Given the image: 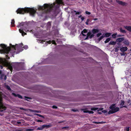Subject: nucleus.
<instances>
[{
  "instance_id": "1",
  "label": "nucleus",
  "mask_w": 131,
  "mask_h": 131,
  "mask_svg": "<svg viewBox=\"0 0 131 131\" xmlns=\"http://www.w3.org/2000/svg\"><path fill=\"white\" fill-rule=\"evenodd\" d=\"M56 3H54L53 5L45 4L43 6H39L38 9L39 10H43L45 13H47L51 12H55L58 8L61 3L60 1H56Z\"/></svg>"
},
{
  "instance_id": "2",
  "label": "nucleus",
  "mask_w": 131,
  "mask_h": 131,
  "mask_svg": "<svg viewBox=\"0 0 131 131\" xmlns=\"http://www.w3.org/2000/svg\"><path fill=\"white\" fill-rule=\"evenodd\" d=\"M17 14H24L25 13H29L31 15L34 16L36 13V10L34 8H18L16 11Z\"/></svg>"
},
{
  "instance_id": "3",
  "label": "nucleus",
  "mask_w": 131,
  "mask_h": 131,
  "mask_svg": "<svg viewBox=\"0 0 131 131\" xmlns=\"http://www.w3.org/2000/svg\"><path fill=\"white\" fill-rule=\"evenodd\" d=\"M0 46L2 49H0V53L7 54L10 51V48L9 47H7V45L4 44H1Z\"/></svg>"
},
{
  "instance_id": "4",
  "label": "nucleus",
  "mask_w": 131,
  "mask_h": 131,
  "mask_svg": "<svg viewBox=\"0 0 131 131\" xmlns=\"http://www.w3.org/2000/svg\"><path fill=\"white\" fill-rule=\"evenodd\" d=\"M24 24V23L22 22L20 23L19 24L20 27L22 26V27H21L20 29H19V31L20 33H21L22 35L23 36H24V35H27L26 33L23 30L26 32L29 31L28 30H27L26 27L27 25H25Z\"/></svg>"
},
{
  "instance_id": "5",
  "label": "nucleus",
  "mask_w": 131,
  "mask_h": 131,
  "mask_svg": "<svg viewBox=\"0 0 131 131\" xmlns=\"http://www.w3.org/2000/svg\"><path fill=\"white\" fill-rule=\"evenodd\" d=\"M2 99L0 97V112H1L5 110L6 108V107L3 105L2 102Z\"/></svg>"
},
{
  "instance_id": "6",
  "label": "nucleus",
  "mask_w": 131,
  "mask_h": 131,
  "mask_svg": "<svg viewBox=\"0 0 131 131\" xmlns=\"http://www.w3.org/2000/svg\"><path fill=\"white\" fill-rule=\"evenodd\" d=\"M23 45L22 43L21 44L19 45H16V46L14 45L12 46V47L13 48L14 51H13L14 52H15V50L17 48L18 49V50L20 52L21 51V50H20V48L22 47V46H23Z\"/></svg>"
},
{
  "instance_id": "7",
  "label": "nucleus",
  "mask_w": 131,
  "mask_h": 131,
  "mask_svg": "<svg viewBox=\"0 0 131 131\" xmlns=\"http://www.w3.org/2000/svg\"><path fill=\"white\" fill-rule=\"evenodd\" d=\"M94 36V35L93 34H91V32H89L88 33L85 39H88L89 37L90 39H91L92 37H93Z\"/></svg>"
},
{
  "instance_id": "8",
  "label": "nucleus",
  "mask_w": 131,
  "mask_h": 131,
  "mask_svg": "<svg viewBox=\"0 0 131 131\" xmlns=\"http://www.w3.org/2000/svg\"><path fill=\"white\" fill-rule=\"evenodd\" d=\"M119 108L118 107L115 108L112 111H109L108 112V114H113L114 113L117 111H119Z\"/></svg>"
},
{
  "instance_id": "9",
  "label": "nucleus",
  "mask_w": 131,
  "mask_h": 131,
  "mask_svg": "<svg viewBox=\"0 0 131 131\" xmlns=\"http://www.w3.org/2000/svg\"><path fill=\"white\" fill-rule=\"evenodd\" d=\"M12 95L14 96L15 97H17L18 98L20 99H23L22 96L19 94H16L15 93H12Z\"/></svg>"
},
{
  "instance_id": "10",
  "label": "nucleus",
  "mask_w": 131,
  "mask_h": 131,
  "mask_svg": "<svg viewBox=\"0 0 131 131\" xmlns=\"http://www.w3.org/2000/svg\"><path fill=\"white\" fill-rule=\"evenodd\" d=\"M0 79L1 80L4 79L5 80L7 79V76L6 75H5L4 74H2L1 75Z\"/></svg>"
},
{
  "instance_id": "11",
  "label": "nucleus",
  "mask_w": 131,
  "mask_h": 131,
  "mask_svg": "<svg viewBox=\"0 0 131 131\" xmlns=\"http://www.w3.org/2000/svg\"><path fill=\"white\" fill-rule=\"evenodd\" d=\"M99 31V29H97L93 28L92 30V32L93 34L98 32Z\"/></svg>"
},
{
  "instance_id": "12",
  "label": "nucleus",
  "mask_w": 131,
  "mask_h": 131,
  "mask_svg": "<svg viewBox=\"0 0 131 131\" xmlns=\"http://www.w3.org/2000/svg\"><path fill=\"white\" fill-rule=\"evenodd\" d=\"M124 40V37H121L118 38L116 39V41L118 42H120Z\"/></svg>"
},
{
  "instance_id": "13",
  "label": "nucleus",
  "mask_w": 131,
  "mask_h": 131,
  "mask_svg": "<svg viewBox=\"0 0 131 131\" xmlns=\"http://www.w3.org/2000/svg\"><path fill=\"white\" fill-rule=\"evenodd\" d=\"M116 2L119 4L123 6H124L126 4V3L125 2L119 0H117Z\"/></svg>"
},
{
  "instance_id": "14",
  "label": "nucleus",
  "mask_w": 131,
  "mask_h": 131,
  "mask_svg": "<svg viewBox=\"0 0 131 131\" xmlns=\"http://www.w3.org/2000/svg\"><path fill=\"white\" fill-rule=\"evenodd\" d=\"M6 61V59L4 58H0V64H5Z\"/></svg>"
},
{
  "instance_id": "15",
  "label": "nucleus",
  "mask_w": 131,
  "mask_h": 131,
  "mask_svg": "<svg viewBox=\"0 0 131 131\" xmlns=\"http://www.w3.org/2000/svg\"><path fill=\"white\" fill-rule=\"evenodd\" d=\"M128 49L126 47H123L121 48L120 49V50L122 52H124L126 51Z\"/></svg>"
},
{
  "instance_id": "16",
  "label": "nucleus",
  "mask_w": 131,
  "mask_h": 131,
  "mask_svg": "<svg viewBox=\"0 0 131 131\" xmlns=\"http://www.w3.org/2000/svg\"><path fill=\"white\" fill-rule=\"evenodd\" d=\"M52 125L51 124H49L48 125H42V127L43 128H48L52 127Z\"/></svg>"
},
{
  "instance_id": "17",
  "label": "nucleus",
  "mask_w": 131,
  "mask_h": 131,
  "mask_svg": "<svg viewBox=\"0 0 131 131\" xmlns=\"http://www.w3.org/2000/svg\"><path fill=\"white\" fill-rule=\"evenodd\" d=\"M124 100H122L121 101V103L120 105H121V108L122 107H126V108L127 107V106H124L123 105H124Z\"/></svg>"
},
{
  "instance_id": "18",
  "label": "nucleus",
  "mask_w": 131,
  "mask_h": 131,
  "mask_svg": "<svg viewBox=\"0 0 131 131\" xmlns=\"http://www.w3.org/2000/svg\"><path fill=\"white\" fill-rule=\"evenodd\" d=\"M124 27L129 31L131 32V26H124Z\"/></svg>"
},
{
  "instance_id": "19",
  "label": "nucleus",
  "mask_w": 131,
  "mask_h": 131,
  "mask_svg": "<svg viewBox=\"0 0 131 131\" xmlns=\"http://www.w3.org/2000/svg\"><path fill=\"white\" fill-rule=\"evenodd\" d=\"M123 42L127 46H128L129 44V43L128 41L127 40H124Z\"/></svg>"
},
{
  "instance_id": "20",
  "label": "nucleus",
  "mask_w": 131,
  "mask_h": 131,
  "mask_svg": "<svg viewBox=\"0 0 131 131\" xmlns=\"http://www.w3.org/2000/svg\"><path fill=\"white\" fill-rule=\"evenodd\" d=\"M115 108V104H112L111 105L110 107V108L111 109V110L109 111H112Z\"/></svg>"
},
{
  "instance_id": "21",
  "label": "nucleus",
  "mask_w": 131,
  "mask_h": 131,
  "mask_svg": "<svg viewBox=\"0 0 131 131\" xmlns=\"http://www.w3.org/2000/svg\"><path fill=\"white\" fill-rule=\"evenodd\" d=\"M116 43V41H111L109 43V45H115Z\"/></svg>"
},
{
  "instance_id": "22",
  "label": "nucleus",
  "mask_w": 131,
  "mask_h": 131,
  "mask_svg": "<svg viewBox=\"0 0 131 131\" xmlns=\"http://www.w3.org/2000/svg\"><path fill=\"white\" fill-rule=\"evenodd\" d=\"M111 35V33H106L105 34L104 37H108L110 36Z\"/></svg>"
},
{
  "instance_id": "23",
  "label": "nucleus",
  "mask_w": 131,
  "mask_h": 131,
  "mask_svg": "<svg viewBox=\"0 0 131 131\" xmlns=\"http://www.w3.org/2000/svg\"><path fill=\"white\" fill-rule=\"evenodd\" d=\"M30 112H35V113H40V111H39L35 110H30Z\"/></svg>"
},
{
  "instance_id": "24",
  "label": "nucleus",
  "mask_w": 131,
  "mask_h": 131,
  "mask_svg": "<svg viewBox=\"0 0 131 131\" xmlns=\"http://www.w3.org/2000/svg\"><path fill=\"white\" fill-rule=\"evenodd\" d=\"M119 46H116V47L114 48V51L115 52H116L118 51V48H119Z\"/></svg>"
},
{
  "instance_id": "25",
  "label": "nucleus",
  "mask_w": 131,
  "mask_h": 131,
  "mask_svg": "<svg viewBox=\"0 0 131 131\" xmlns=\"http://www.w3.org/2000/svg\"><path fill=\"white\" fill-rule=\"evenodd\" d=\"M119 30H120V31L121 32H122L123 33H124V34H125L126 33V31L125 30H123L122 29V28H120Z\"/></svg>"
},
{
  "instance_id": "26",
  "label": "nucleus",
  "mask_w": 131,
  "mask_h": 131,
  "mask_svg": "<svg viewBox=\"0 0 131 131\" xmlns=\"http://www.w3.org/2000/svg\"><path fill=\"white\" fill-rule=\"evenodd\" d=\"M104 36L103 35L101 36L99 38H98L97 39V40H98L99 41H100V40H102V39H103L104 37Z\"/></svg>"
},
{
  "instance_id": "27",
  "label": "nucleus",
  "mask_w": 131,
  "mask_h": 131,
  "mask_svg": "<svg viewBox=\"0 0 131 131\" xmlns=\"http://www.w3.org/2000/svg\"><path fill=\"white\" fill-rule=\"evenodd\" d=\"M111 40V39L110 38H108L106 39V40L104 42L106 43L108 42Z\"/></svg>"
},
{
  "instance_id": "28",
  "label": "nucleus",
  "mask_w": 131,
  "mask_h": 131,
  "mask_svg": "<svg viewBox=\"0 0 131 131\" xmlns=\"http://www.w3.org/2000/svg\"><path fill=\"white\" fill-rule=\"evenodd\" d=\"M117 33H115L113 34L112 35V37L114 38H115L117 35Z\"/></svg>"
},
{
  "instance_id": "29",
  "label": "nucleus",
  "mask_w": 131,
  "mask_h": 131,
  "mask_svg": "<svg viewBox=\"0 0 131 131\" xmlns=\"http://www.w3.org/2000/svg\"><path fill=\"white\" fill-rule=\"evenodd\" d=\"M99 108L98 107H93L91 108V110L93 111H96Z\"/></svg>"
},
{
  "instance_id": "30",
  "label": "nucleus",
  "mask_w": 131,
  "mask_h": 131,
  "mask_svg": "<svg viewBox=\"0 0 131 131\" xmlns=\"http://www.w3.org/2000/svg\"><path fill=\"white\" fill-rule=\"evenodd\" d=\"M11 24L12 25V26H14V23H15V21L14 19H12V21L11 22Z\"/></svg>"
},
{
  "instance_id": "31",
  "label": "nucleus",
  "mask_w": 131,
  "mask_h": 131,
  "mask_svg": "<svg viewBox=\"0 0 131 131\" xmlns=\"http://www.w3.org/2000/svg\"><path fill=\"white\" fill-rule=\"evenodd\" d=\"M34 115H35L37 116H39L41 117H42V118L44 117L43 116H42L40 114L35 113V114H34Z\"/></svg>"
},
{
  "instance_id": "32",
  "label": "nucleus",
  "mask_w": 131,
  "mask_h": 131,
  "mask_svg": "<svg viewBox=\"0 0 131 131\" xmlns=\"http://www.w3.org/2000/svg\"><path fill=\"white\" fill-rule=\"evenodd\" d=\"M6 88L9 91L11 90V89L10 87L8 85H6L5 86Z\"/></svg>"
},
{
  "instance_id": "33",
  "label": "nucleus",
  "mask_w": 131,
  "mask_h": 131,
  "mask_svg": "<svg viewBox=\"0 0 131 131\" xmlns=\"http://www.w3.org/2000/svg\"><path fill=\"white\" fill-rule=\"evenodd\" d=\"M34 129H30V128H28L26 129V131H32L34 130Z\"/></svg>"
},
{
  "instance_id": "34",
  "label": "nucleus",
  "mask_w": 131,
  "mask_h": 131,
  "mask_svg": "<svg viewBox=\"0 0 131 131\" xmlns=\"http://www.w3.org/2000/svg\"><path fill=\"white\" fill-rule=\"evenodd\" d=\"M43 129V128L42 127V126L41 127H39L37 128V130H41Z\"/></svg>"
},
{
  "instance_id": "35",
  "label": "nucleus",
  "mask_w": 131,
  "mask_h": 131,
  "mask_svg": "<svg viewBox=\"0 0 131 131\" xmlns=\"http://www.w3.org/2000/svg\"><path fill=\"white\" fill-rule=\"evenodd\" d=\"M87 31V30L86 29H84L82 31H81L82 33H86Z\"/></svg>"
},
{
  "instance_id": "36",
  "label": "nucleus",
  "mask_w": 131,
  "mask_h": 131,
  "mask_svg": "<svg viewBox=\"0 0 131 131\" xmlns=\"http://www.w3.org/2000/svg\"><path fill=\"white\" fill-rule=\"evenodd\" d=\"M102 35V34L101 33H100L97 34L96 35V37H99L101 35Z\"/></svg>"
},
{
  "instance_id": "37",
  "label": "nucleus",
  "mask_w": 131,
  "mask_h": 131,
  "mask_svg": "<svg viewBox=\"0 0 131 131\" xmlns=\"http://www.w3.org/2000/svg\"><path fill=\"white\" fill-rule=\"evenodd\" d=\"M23 48H24L25 49H26L28 48V46L27 45H25L23 46Z\"/></svg>"
},
{
  "instance_id": "38",
  "label": "nucleus",
  "mask_w": 131,
  "mask_h": 131,
  "mask_svg": "<svg viewBox=\"0 0 131 131\" xmlns=\"http://www.w3.org/2000/svg\"><path fill=\"white\" fill-rule=\"evenodd\" d=\"M74 12H75V15H79L81 13L79 12H77L76 10H74Z\"/></svg>"
},
{
  "instance_id": "39",
  "label": "nucleus",
  "mask_w": 131,
  "mask_h": 131,
  "mask_svg": "<svg viewBox=\"0 0 131 131\" xmlns=\"http://www.w3.org/2000/svg\"><path fill=\"white\" fill-rule=\"evenodd\" d=\"M51 43H52L54 45H57L56 43L55 40H52V42Z\"/></svg>"
},
{
  "instance_id": "40",
  "label": "nucleus",
  "mask_w": 131,
  "mask_h": 131,
  "mask_svg": "<svg viewBox=\"0 0 131 131\" xmlns=\"http://www.w3.org/2000/svg\"><path fill=\"white\" fill-rule=\"evenodd\" d=\"M69 128V126H65L63 127L62 128V129H68Z\"/></svg>"
},
{
  "instance_id": "41",
  "label": "nucleus",
  "mask_w": 131,
  "mask_h": 131,
  "mask_svg": "<svg viewBox=\"0 0 131 131\" xmlns=\"http://www.w3.org/2000/svg\"><path fill=\"white\" fill-rule=\"evenodd\" d=\"M102 122H96L94 121V122H93V123H95V124H99V123H101Z\"/></svg>"
},
{
  "instance_id": "42",
  "label": "nucleus",
  "mask_w": 131,
  "mask_h": 131,
  "mask_svg": "<svg viewBox=\"0 0 131 131\" xmlns=\"http://www.w3.org/2000/svg\"><path fill=\"white\" fill-rule=\"evenodd\" d=\"M89 19H87L86 20V22H85V24L86 25H88V22H89Z\"/></svg>"
},
{
  "instance_id": "43",
  "label": "nucleus",
  "mask_w": 131,
  "mask_h": 131,
  "mask_svg": "<svg viewBox=\"0 0 131 131\" xmlns=\"http://www.w3.org/2000/svg\"><path fill=\"white\" fill-rule=\"evenodd\" d=\"M88 113L89 114H93L94 113V112L91 111H88Z\"/></svg>"
},
{
  "instance_id": "44",
  "label": "nucleus",
  "mask_w": 131,
  "mask_h": 131,
  "mask_svg": "<svg viewBox=\"0 0 131 131\" xmlns=\"http://www.w3.org/2000/svg\"><path fill=\"white\" fill-rule=\"evenodd\" d=\"M85 13L86 14H88V15H90L91 14V13L90 12H88V11H86Z\"/></svg>"
},
{
  "instance_id": "45",
  "label": "nucleus",
  "mask_w": 131,
  "mask_h": 131,
  "mask_svg": "<svg viewBox=\"0 0 131 131\" xmlns=\"http://www.w3.org/2000/svg\"><path fill=\"white\" fill-rule=\"evenodd\" d=\"M124 36V35H118L117 36V37H121L122 36Z\"/></svg>"
},
{
  "instance_id": "46",
  "label": "nucleus",
  "mask_w": 131,
  "mask_h": 131,
  "mask_svg": "<svg viewBox=\"0 0 131 131\" xmlns=\"http://www.w3.org/2000/svg\"><path fill=\"white\" fill-rule=\"evenodd\" d=\"M36 121L38 122H42L43 121H42L39 119H36Z\"/></svg>"
},
{
  "instance_id": "47",
  "label": "nucleus",
  "mask_w": 131,
  "mask_h": 131,
  "mask_svg": "<svg viewBox=\"0 0 131 131\" xmlns=\"http://www.w3.org/2000/svg\"><path fill=\"white\" fill-rule=\"evenodd\" d=\"M47 25L48 26H50L51 25V23L50 22H48L47 23Z\"/></svg>"
},
{
  "instance_id": "48",
  "label": "nucleus",
  "mask_w": 131,
  "mask_h": 131,
  "mask_svg": "<svg viewBox=\"0 0 131 131\" xmlns=\"http://www.w3.org/2000/svg\"><path fill=\"white\" fill-rule=\"evenodd\" d=\"M103 109V108H99L97 110V111H100L102 110Z\"/></svg>"
},
{
  "instance_id": "49",
  "label": "nucleus",
  "mask_w": 131,
  "mask_h": 131,
  "mask_svg": "<svg viewBox=\"0 0 131 131\" xmlns=\"http://www.w3.org/2000/svg\"><path fill=\"white\" fill-rule=\"evenodd\" d=\"M6 59H10V57H8L7 55H6Z\"/></svg>"
},
{
  "instance_id": "50",
  "label": "nucleus",
  "mask_w": 131,
  "mask_h": 131,
  "mask_svg": "<svg viewBox=\"0 0 131 131\" xmlns=\"http://www.w3.org/2000/svg\"><path fill=\"white\" fill-rule=\"evenodd\" d=\"M72 110L73 112H77L78 111V110H75V109H72Z\"/></svg>"
},
{
  "instance_id": "51",
  "label": "nucleus",
  "mask_w": 131,
  "mask_h": 131,
  "mask_svg": "<svg viewBox=\"0 0 131 131\" xmlns=\"http://www.w3.org/2000/svg\"><path fill=\"white\" fill-rule=\"evenodd\" d=\"M52 107L53 108H57V107L55 105L53 106Z\"/></svg>"
},
{
  "instance_id": "52",
  "label": "nucleus",
  "mask_w": 131,
  "mask_h": 131,
  "mask_svg": "<svg viewBox=\"0 0 131 131\" xmlns=\"http://www.w3.org/2000/svg\"><path fill=\"white\" fill-rule=\"evenodd\" d=\"M47 42L49 44H50L52 42V41H51L50 40H49V41H47Z\"/></svg>"
},
{
  "instance_id": "53",
  "label": "nucleus",
  "mask_w": 131,
  "mask_h": 131,
  "mask_svg": "<svg viewBox=\"0 0 131 131\" xmlns=\"http://www.w3.org/2000/svg\"><path fill=\"white\" fill-rule=\"evenodd\" d=\"M89 110H84L83 112L84 113H88Z\"/></svg>"
},
{
  "instance_id": "54",
  "label": "nucleus",
  "mask_w": 131,
  "mask_h": 131,
  "mask_svg": "<svg viewBox=\"0 0 131 131\" xmlns=\"http://www.w3.org/2000/svg\"><path fill=\"white\" fill-rule=\"evenodd\" d=\"M24 97L25 98H26V99H31V98L29 97H28L27 96H25Z\"/></svg>"
},
{
  "instance_id": "55",
  "label": "nucleus",
  "mask_w": 131,
  "mask_h": 131,
  "mask_svg": "<svg viewBox=\"0 0 131 131\" xmlns=\"http://www.w3.org/2000/svg\"><path fill=\"white\" fill-rule=\"evenodd\" d=\"M65 122V121H59L58 122V123H62L63 122Z\"/></svg>"
},
{
  "instance_id": "56",
  "label": "nucleus",
  "mask_w": 131,
  "mask_h": 131,
  "mask_svg": "<svg viewBox=\"0 0 131 131\" xmlns=\"http://www.w3.org/2000/svg\"><path fill=\"white\" fill-rule=\"evenodd\" d=\"M81 19L82 21H83L84 19V17H81Z\"/></svg>"
},
{
  "instance_id": "57",
  "label": "nucleus",
  "mask_w": 131,
  "mask_h": 131,
  "mask_svg": "<svg viewBox=\"0 0 131 131\" xmlns=\"http://www.w3.org/2000/svg\"><path fill=\"white\" fill-rule=\"evenodd\" d=\"M126 130L127 131H129V127H126Z\"/></svg>"
},
{
  "instance_id": "58",
  "label": "nucleus",
  "mask_w": 131,
  "mask_h": 131,
  "mask_svg": "<svg viewBox=\"0 0 131 131\" xmlns=\"http://www.w3.org/2000/svg\"><path fill=\"white\" fill-rule=\"evenodd\" d=\"M102 112L104 113H105L107 112V111L106 110H103L102 111Z\"/></svg>"
},
{
  "instance_id": "59",
  "label": "nucleus",
  "mask_w": 131,
  "mask_h": 131,
  "mask_svg": "<svg viewBox=\"0 0 131 131\" xmlns=\"http://www.w3.org/2000/svg\"><path fill=\"white\" fill-rule=\"evenodd\" d=\"M131 101L130 100H129L127 101V103H130V102Z\"/></svg>"
},
{
  "instance_id": "60",
  "label": "nucleus",
  "mask_w": 131,
  "mask_h": 131,
  "mask_svg": "<svg viewBox=\"0 0 131 131\" xmlns=\"http://www.w3.org/2000/svg\"><path fill=\"white\" fill-rule=\"evenodd\" d=\"M10 71H11V70H12V69H13L12 67V66H10Z\"/></svg>"
},
{
  "instance_id": "61",
  "label": "nucleus",
  "mask_w": 131,
  "mask_h": 131,
  "mask_svg": "<svg viewBox=\"0 0 131 131\" xmlns=\"http://www.w3.org/2000/svg\"><path fill=\"white\" fill-rule=\"evenodd\" d=\"M17 123L18 124H19L21 123L19 122H17Z\"/></svg>"
},
{
  "instance_id": "62",
  "label": "nucleus",
  "mask_w": 131,
  "mask_h": 131,
  "mask_svg": "<svg viewBox=\"0 0 131 131\" xmlns=\"http://www.w3.org/2000/svg\"><path fill=\"white\" fill-rule=\"evenodd\" d=\"M97 19H98L97 18H94V19H93V20L94 21H95L96 20H97Z\"/></svg>"
},
{
  "instance_id": "63",
  "label": "nucleus",
  "mask_w": 131,
  "mask_h": 131,
  "mask_svg": "<svg viewBox=\"0 0 131 131\" xmlns=\"http://www.w3.org/2000/svg\"><path fill=\"white\" fill-rule=\"evenodd\" d=\"M81 34L83 36H86V35H85L84 34H83V33H82L81 32Z\"/></svg>"
},
{
  "instance_id": "64",
  "label": "nucleus",
  "mask_w": 131,
  "mask_h": 131,
  "mask_svg": "<svg viewBox=\"0 0 131 131\" xmlns=\"http://www.w3.org/2000/svg\"><path fill=\"white\" fill-rule=\"evenodd\" d=\"M0 66V68H1V69H2L3 68V66L1 65Z\"/></svg>"
}]
</instances>
